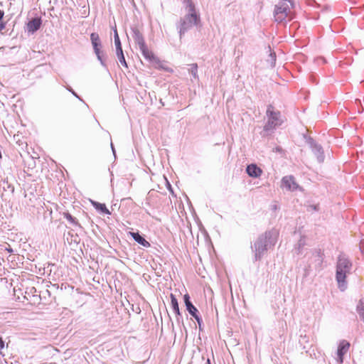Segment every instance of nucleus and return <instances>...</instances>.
Here are the masks:
<instances>
[{
    "instance_id": "nucleus-26",
    "label": "nucleus",
    "mask_w": 364,
    "mask_h": 364,
    "mask_svg": "<svg viewBox=\"0 0 364 364\" xmlns=\"http://www.w3.org/2000/svg\"><path fill=\"white\" fill-rule=\"evenodd\" d=\"M6 250L11 253L13 252L12 249L10 247H7Z\"/></svg>"
},
{
    "instance_id": "nucleus-25",
    "label": "nucleus",
    "mask_w": 364,
    "mask_h": 364,
    "mask_svg": "<svg viewBox=\"0 0 364 364\" xmlns=\"http://www.w3.org/2000/svg\"><path fill=\"white\" fill-rule=\"evenodd\" d=\"M4 16V11L0 9V21L3 18Z\"/></svg>"
},
{
    "instance_id": "nucleus-9",
    "label": "nucleus",
    "mask_w": 364,
    "mask_h": 364,
    "mask_svg": "<svg viewBox=\"0 0 364 364\" xmlns=\"http://www.w3.org/2000/svg\"><path fill=\"white\" fill-rule=\"evenodd\" d=\"M247 173L250 177L257 178L259 177L262 173L260 168L255 164H250L247 167Z\"/></svg>"
},
{
    "instance_id": "nucleus-21",
    "label": "nucleus",
    "mask_w": 364,
    "mask_h": 364,
    "mask_svg": "<svg viewBox=\"0 0 364 364\" xmlns=\"http://www.w3.org/2000/svg\"><path fill=\"white\" fill-rule=\"evenodd\" d=\"M114 43H115V46H116V50H119L122 48V46H121V42H120V40H119V36H118V33L117 31H115V35H114Z\"/></svg>"
},
{
    "instance_id": "nucleus-5",
    "label": "nucleus",
    "mask_w": 364,
    "mask_h": 364,
    "mask_svg": "<svg viewBox=\"0 0 364 364\" xmlns=\"http://www.w3.org/2000/svg\"><path fill=\"white\" fill-rule=\"evenodd\" d=\"M278 237L279 232L276 230L267 232L262 237H260L258 241L255 242V247L259 250L261 247L264 246V249L267 250L274 245Z\"/></svg>"
},
{
    "instance_id": "nucleus-19",
    "label": "nucleus",
    "mask_w": 364,
    "mask_h": 364,
    "mask_svg": "<svg viewBox=\"0 0 364 364\" xmlns=\"http://www.w3.org/2000/svg\"><path fill=\"white\" fill-rule=\"evenodd\" d=\"M63 215L70 223L75 225H79L76 218H73L68 212L63 213Z\"/></svg>"
},
{
    "instance_id": "nucleus-10",
    "label": "nucleus",
    "mask_w": 364,
    "mask_h": 364,
    "mask_svg": "<svg viewBox=\"0 0 364 364\" xmlns=\"http://www.w3.org/2000/svg\"><path fill=\"white\" fill-rule=\"evenodd\" d=\"M282 184L289 190H295L297 185L292 176H285L282 178Z\"/></svg>"
},
{
    "instance_id": "nucleus-14",
    "label": "nucleus",
    "mask_w": 364,
    "mask_h": 364,
    "mask_svg": "<svg viewBox=\"0 0 364 364\" xmlns=\"http://www.w3.org/2000/svg\"><path fill=\"white\" fill-rule=\"evenodd\" d=\"M90 203L97 210L107 215L111 214L110 211L107 208L105 204L100 203L92 200H90Z\"/></svg>"
},
{
    "instance_id": "nucleus-23",
    "label": "nucleus",
    "mask_w": 364,
    "mask_h": 364,
    "mask_svg": "<svg viewBox=\"0 0 364 364\" xmlns=\"http://www.w3.org/2000/svg\"><path fill=\"white\" fill-rule=\"evenodd\" d=\"M4 341H3L2 338L0 337V354L4 356V354L2 353L1 352V350L4 348Z\"/></svg>"
},
{
    "instance_id": "nucleus-18",
    "label": "nucleus",
    "mask_w": 364,
    "mask_h": 364,
    "mask_svg": "<svg viewBox=\"0 0 364 364\" xmlns=\"http://www.w3.org/2000/svg\"><path fill=\"white\" fill-rule=\"evenodd\" d=\"M116 52H117V58H118L120 63L127 68L128 66H127V62H126V60H125V58H124V55L123 53L122 48H121L119 50H116Z\"/></svg>"
},
{
    "instance_id": "nucleus-7",
    "label": "nucleus",
    "mask_w": 364,
    "mask_h": 364,
    "mask_svg": "<svg viewBox=\"0 0 364 364\" xmlns=\"http://www.w3.org/2000/svg\"><path fill=\"white\" fill-rule=\"evenodd\" d=\"M184 302L186 306L187 311L189 312V314L193 316L198 324H200L201 319L198 315V309L192 304V303L190 301V297L188 294L184 295Z\"/></svg>"
},
{
    "instance_id": "nucleus-6",
    "label": "nucleus",
    "mask_w": 364,
    "mask_h": 364,
    "mask_svg": "<svg viewBox=\"0 0 364 364\" xmlns=\"http://www.w3.org/2000/svg\"><path fill=\"white\" fill-rule=\"evenodd\" d=\"M90 40H91L92 45L93 46L95 53L97 55L98 60H100V62L102 63V59L101 57V53H102L101 42H100V38L99 35L96 33H91Z\"/></svg>"
},
{
    "instance_id": "nucleus-15",
    "label": "nucleus",
    "mask_w": 364,
    "mask_h": 364,
    "mask_svg": "<svg viewBox=\"0 0 364 364\" xmlns=\"http://www.w3.org/2000/svg\"><path fill=\"white\" fill-rule=\"evenodd\" d=\"M347 273V272H344L341 269L336 270V279L339 284V287H343L345 286V279Z\"/></svg>"
},
{
    "instance_id": "nucleus-1",
    "label": "nucleus",
    "mask_w": 364,
    "mask_h": 364,
    "mask_svg": "<svg viewBox=\"0 0 364 364\" xmlns=\"http://www.w3.org/2000/svg\"><path fill=\"white\" fill-rule=\"evenodd\" d=\"M139 48L143 56L153 64L156 69L163 70L168 73H173V69L166 65L164 60H161L155 54L148 48L145 41L141 36H139L136 40Z\"/></svg>"
},
{
    "instance_id": "nucleus-13",
    "label": "nucleus",
    "mask_w": 364,
    "mask_h": 364,
    "mask_svg": "<svg viewBox=\"0 0 364 364\" xmlns=\"http://www.w3.org/2000/svg\"><path fill=\"white\" fill-rule=\"evenodd\" d=\"M132 237L134 239L136 242L145 247H149L151 246L150 243L146 240L142 236L139 235V232H129Z\"/></svg>"
},
{
    "instance_id": "nucleus-4",
    "label": "nucleus",
    "mask_w": 364,
    "mask_h": 364,
    "mask_svg": "<svg viewBox=\"0 0 364 364\" xmlns=\"http://www.w3.org/2000/svg\"><path fill=\"white\" fill-rule=\"evenodd\" d=\"M267 122L264 126L265 132L272 131L280 126L282 120L280 118V112L276 111L272 105H269L267 109Z\"/></svg>"
},
{
    "instance_id": "nucleus-2",
    "label": "nucleus",
    "mask_w": 364,
    "mask_h": 364,
    "mask_svg": "<svg viewBox=\"0 0 364 364\" xmlns=\"http://www.w3.org/2000/svg\"><path fill=\"white\" fill-rule=\"evenodd\" d=\"M293 6L292 0H281L274 9V17L275 21L280 23L287 18L291 19V9Z\"/></svg>"
},
{
    "instance_id": "nucleus-16",
    "label": "nucleus",
    "mask_w": 364,
    "mask_h": 364,
    "mask_svg": "<svg viewBox=\"0 0 364 364\" xmlns=\"http://www.w3.org/2000/svg\"><path fill=\"white\" fill-rule=\"evenodd\" d=\"M14 140L16 144H18L22 150L27 147V142L23 136H21L18 134L14 135Z\"/></svg>"
},
{
    "instance_id": "nucleus-8",
    "label": "nucleus",
    "mask_w": 364,
    "mask_h": 364,
    "mask_svg": "<svg viewBox=\"0 0 364 364\" xmlns=\"http://www.w3.org/2000/svg\"><path fill=\"white\" fill-rule=\"evenodd\" d=\"M350 348L349 342L343 340L340 342L338 348V363H342L343 361V355L348 351Z\"/></svg>"
},
{
    "instance_id": "nucleus-11",
    "label": "nucleus",
    "mask_w": 364,
    "mask_h": 364,
    "mask_svg": "<svg viewBox=\"0 0 364 364\" xmlns=\"http://www.w3.org/2000/svg\"><path fill=\"white\" fill-rule=\"evenodd\" d=\"M351 267L350 262L346 258L341 257L338 259L337 264V269H341L344 272H349Z\"/></svg>"
},
{
    "instance_id": "nucleus-20",
    "label": "nucleus",
    "mask_w": 364,
    "mask_h": 364,
    "mask_svg": "<svg viewBox=\"0 0 364 364\" xmlns=\"http://www.w3.org/2000/svg\"><path fill=\"white\" fill-rule=\"evenodd\" d=\"M358 313L364 321V299H360L358 305Z\"/></svg>"
},
{
    "instance_id": "nucleus-3",
    "label": "nucleus",
    "mask_w": 364,
    "mask_h": 364,
    "mask_svg": "<svg viewBox=\"0 0 364 364\" xmlns=\"http://www.w3.org/2000/svg\"><path fill=\"white\" fill-rule=\"evenodd\" d=\"M183 2L186 4L188 8L189 14L186 16L184 21L182 23L181 33H184L188 28L192 27L194 25H197L200 21V18L197 15L194 4L191 0H183Z\"/></svg>"
},
{
    "instance_id": "nucleus-12",
    "label": "nucleus",
    "mask_w": 364,
    "mask_h": 364,
    "mask_svg": "<svg viewBox=\"0 0 364 364\" xmlns=\"http://www.w3.org/2000/svg\"><path fill=\"white\" fill-rule=\"evenodd\" d=\"M41 25V18H36L30 21L27 24V28L29 32H35L38 30Z\"/></svg>"
},
{
    "instance_id": "nucleus-24",
    "label": "nucleus",
    "mask_w": 364,
    "mask_h": 364,
    "mask_svg": "<svg viewBox=\"0 0 364 364\" xmlns=\"http://www.w3.org/2000/svg\"><path fill=\"white\" fill-rule=\"evenodd\" d=\"M5 28V23L0 21V31H1Z\"/></svg>"
},
{
    "instance_id": "nucleus-17",
    "label": "nucleus",
    "mask_w": 364,
    "mask_h": 364,
    "mask_svg": "<svg viewBox=\"0 0 364 364\" xmlns=\"http://www.w3.org/2000/svg\"><path fill=\"white\" fill-rule=\"evenodd\" d=\"M170 297H171V306L173 307L174 312L176 314H177L178 315H179L180 314L179 306H178V301H177L176 296L173 294H171Z\"/></svg>"
},
{
    "instance_id": "nucleus-22",
    "label": "nucleus",
    "mask_w": 364,
    "mask_h": 364,
    "mask_svg": "<svg viewBox=\"0 0 364 364\" xmlns=\"http://www.w3.org/2000/svg\"><path fill=\"white\" fill-rule=\"evenodd\" d=\"M198 65L196 63L191 65L190 71L195 77H197Z\"/></svg>"
}]
</instances>
